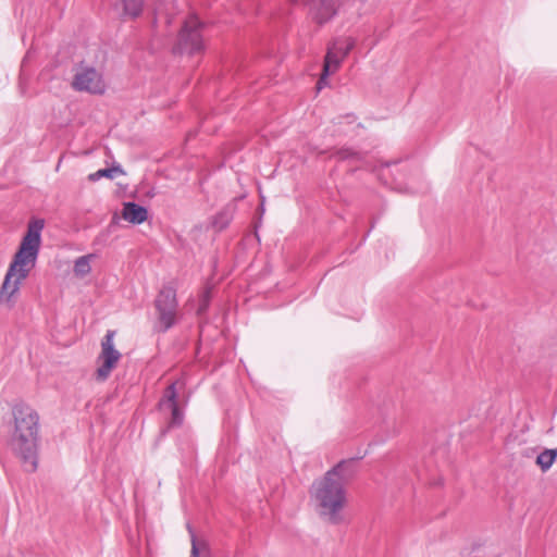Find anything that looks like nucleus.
Returning a JSON list of instances; mask_svg holds the SVG:
<instances>
[{"instance_id": "f257e3e1", "label": "nucleus", "mask_w": 557, "mask_h": 557, "mask_svg": "<svg viewBox=\"0 0 557 557\" xmlns=\"http://www.w3.org/2000/svg\"><path fill=\"white\" fill-rule=\"evenodd\" d=\"M354 465L352 459L341 461L311 486L310 494L318 513L333 524L342 521L341 510L346 503L344 486L355 474Z\"/></svg>"}, {"instance_id": "f03ea898", "label": "nucleus", "mask_w": 557, "mask_h": 557, "mask_svg": "<svg viewBox=\"0 0 557 557\" xmlns=\"http://www.w3.org/2000/svg\"><path fill=\"white\" fill-rule=\"evenodd\" d=\"M14 430L10 438L12 450L21 457L27 471L37 469V445L39 417L26 406L16 405L13 408Z\"/></svg>"}, {"instance_id": "7ed1b4c3", "label": "nucleus", "mask_w": 557, "mask_h": 557, "mask_svg": "<svg viewBox=\"0 0 557 557\" xmlns=\"http://www.w3.org/2000/svg\"><path fill=\"white\" fill-rule=\"evenodd\" d=\"M44 220H32L28 223L27 232L22 239L20 249L14 256L12 264L21 267L28 271L36 264L38 257L40 243H41V231L44 228Z\"/></svg>"}, {"instance_id": "20e7f679", "label": "nucleus", "mask_w": 557, "mask_h": 557, "mask_svg": "<svg viewBox=\"0 0 557 557\" xmlns=\"http://www.w3.org/2000/svg\"><path fill=\"white\" fill-rule=\"evenodd\" d=\"M201 27L202 24L196 16H190L185 20L178 34L174 51L189 55L200 53L203 50V41L200 32Z\"/></svg>"}, {"instance_id": "39448f33", "label": "nucleus", "mask_w": 557, "mask_h": 557, "mask_svg": "<svg viewBox=\"0 0 557 557\" xmlns=\"http://www.w3.org/2000/svg\"><path fill=\"white\" fill-rule=\"evenodd\" d=\"M114 331H108L101 342V352L98 357L100 366L96 371V376L100 381H104L109 377L111 371L115 368L121 358L120 351L114 348Z\"/></svg>"}, {"instance_id": "423d86ee", "label": "nucleus", "mask_w": 557, "mask_h": 557, "mask_svg": "<svg viewBox=\"0 0 557 557\" xmlns=\"http://www.w3.org/2000/svg\"><path fill=\"white\" fill-rule=\"evenodd\" d=\"M30 271L10 264L4 281L0 287V304L12 307L15 302V296L20 290L21 283L28 276Z\"/></svg>"}, {"instance_id": "0eeeda50", "label": "nucleus", "mask_w": 557, "mask_h": 557, "mask_svg": "<svg viewBox=\"0 0 557 557\" xmlns=\"http://www.w3.org/2000/svg\"><path fill=\"white\" fill-rule=\"evenodd\" d=\"M72 86L77 91H87L97 95H101L106 90L102 75L91 66H81L77 69Z\"/></svg>"}, {"instance_id": "6e6552de", "label": "nucleus", "mask_w": 557, "mask_h": 557, "mask_svg": "<svg viewBox=\"0 0 557 557\" xmlns=\"http://www.w3.org/2000/svg\"><path fill=\"white\" fill-rule=\"evenodd\" d=\"M156 308L163 331L169 330L175 323L177 308L176 294L172 287H164L160 290L156 299Z\"/></svg>"}, {"instance_id": "1a4fd4ad", "label": "nucleus", "mask_w": 557, "mask_h": 557, "mask_svg": "<svg viewBox=\"0 0 557 557\" xmlns=\"http://www.w3.org/2000/svg\"><path fill=\"white\" fill-rule=\"evenodd\" d=\"M300 2L309 7L311 16L319 24L332 18L339 5V0H300Z\"/></svg>"}, {"instance_id": "9d476101", "label": "nucleus", "mask_w": 557, "mask_h": 557, "mask_svg": "<svg viewBox=\"0 0 557 557\" xmlns=\"http://www.w3.org/2000/svg\"><path fill=\"white\" fill-rule=\"evenodd\" d=\"M176 396V388L173 383L166 387L163 397L160 400L161 409L169 410L171 412L170 426L172 428L182 425L184 420V414L177 405Z\"/></svg>"}, {"instance_id": "9b49d317", "label": "nucleus", "mask_w": 557, "mask_h": 557, "mask_svg": "<svg viewBox=\"0 0 557 557\" xmlns=\"http://www.w3.org/2000/svg\"><path fill=\"white\" fill-rule=\"evenodd\" d=\"M122 218L132 224H141L148 218V211L145 207L135 202H125L123 205Z\"/></svg>"}, {"instance_id": "f8f14e48", "label": "nucleus", "mask_w": 557, "mask_h": 557, "mask_svg": "<svg viewBox=\"0 0 557 557\" xmlns=\"http://www.w3.org/2000/svg\"><path fill=\"white\" fill-rule=\"evenodd\" d=\"M342 60L343 59L338 55V53L335 52V49H331L329 47L323 64V72L318 82V89L323 88V86L326 84L327 76L338 69Z\"/></svg>"}, {"instance_id": "ddd939ff", "label": "nucleus", "mask_w": 557, "mask_h": 557, "mask_svg": "<svg viewBox=\"0 0 557 557\" xmlns=\"http://www.w3.org/2000/svg\"><path fill=\"white\" fill-rule=\"evenodd\" d=\"M236 206L235 203L226 205L220 212H218L211 221L212 227L216 231H223L228 226L234 218Z\"/></svg>"}, {"instance_id": "4468645a", "label": "nucleus", "mask_w": 557, "mask_h": 557, "mask_svg": "<svg viewBox=\"0 0 557 557\" xmlns=\"http://www.w3.org/2000/svg\"><path fill=\"white\" fill-rule=\"evenodd\" d=\"M144 4V0H116V5L121 7L123 15L131 18L141 14Z\"/></svg>"}, {"instance_id": "2eb2a0df", "label": "nucleus", "mask_w": 557, "mask_h": 557, "mask_svg": "<svg viewBox=\"0 0 557 557\" xmlns=\"http://www.w3.org/2000/svg\"><path fill=\"white\" fill-rule=\"evenodd\" d=\"M191 536V552L189 557H212L209 543L206 540L197 539L191 529L188 528Z\"/></svg>"}, {"instance_id": "dca6fc26", "label": "nucleus", "mask_w": 557, "mask_h": 557, "mask_svg": "<svg viewBox=\"0 0 557 557\" xmlns=\"http://www.w3.org/2000/svg\"><path fill=\"white\" fill-rule=\"evenodd\" d=\"M333 156L339 161H349L351 163H358L363 158L360 151L352 148L337 149Z\"/></svg>"}, {"instance_id": "f3484780", "label": "nucleus", "mask_w": 557, "mask_h": 557, "mask_svg": "<svg viewBox=\"0 0 557 557\" xmlns=\"http://www.w3.org/2000/svg\"><path fill=\"white\" fill-rule=\"evenodd\" d=\"M95 256L92 253L82 256L75 260L74 263V273L76 276L84 277L87 275L90 270V261Z\"/></svg>"}, {"instance_id": "a211bd4d", "label": "nucleus", "mask_w": 557, "mask_h": 557, "mask_svg": "<svg viewBox=\"0 0 557 557\" xmlns=\"http://www.w3.org/2000/svg\"><path fill=\"white\" fill-rule=\"evenodd\" d=\"M556 457H557V450L546 449L537 456L536 463L540 466V468L543 471H547L553 466Z\"/></svg>"}, {"instance_id": "6ab92c4d", "label": "nucleus", "mask_w": 557, "mask_h": 557, "mask_svg": "<svg viewBox=\"0 0 557 557\" xmlns=\"http://www.w3.org/2000/svg\"><path fill=\"white\" fill-rule=\"evenodd\" d=\"M122 173H123L122 169L119 165H116V166H112V168L100 169V170L96 171L95 173L89 174L88 178L91 182H96L102 177L113 180L117 174H122Z\"/></svg>"}, {"instance_id": "aec40b11", "label": "nucleus", "mask_w": 557, "mask_h": 557, "mask_svg": "<svg viewBox=\"0 0 557 557\" xmlns=\"http://www.w3.org/2000/svg\"><path fill=\"white\" fill-rule=\"evenodd\" d=\"M355 41L351 38H347L344 40H336L332 44L330 47L331 49H335V52L338 53V55L344 59L350 50L354 48Z\"/></svg>"}, {"instance_id": "412c9836", "label": "nucleus", "mask_w": 557, "mask_h": 557, "mask_svg": "<svg viewBox=\"0 0 557 557\" xmlns=\"http://www.w3.org/2000/svg\"><path fill=\"white\" fill-rule=\"evenodd\" d=\"M208 304H209V295L208 293L203 296V299L201 300V304L198 308V314H201L202 312L206 311L207 307H208Z\"/></svg>"}, {"instance_id": "4be33fe9", "label": "nucleus", "mask_w": 557, "mask_h": 557, "mask_svg": "<svg viewBox=\"0 0 557 557\" xmlns=\"http://www.w3.org/2000/svg\"><path fill=\"white\" fill-rule=\"evenodd\" d=\"M343 120H345L349 124L355 122V117L352 115H346L343 117Z\"/></svg>"}]
</instances>
